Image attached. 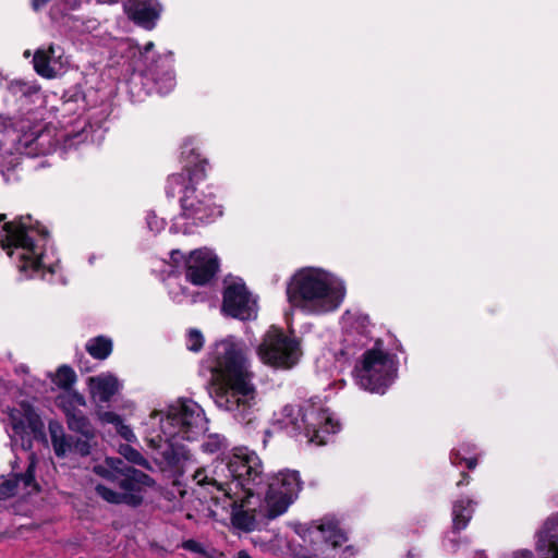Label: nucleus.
<instances>
[{
  "instance_id": "obj_18",
  "label": "nucleus",
  "mask_w": 558,
  "mask_h": 558,
  "mask_svg": "<svg viewBox=\"0 0 558 558\" xmlns=\"http://www.w3.org/2000/svg\"><path fill=\"white\" fill-rule=\"evenodd\" d=\"M229 446H230V444H229L228 439L223 435H221V434L211 433V434L206 435L203 438L202 442H201V450H202L203 453H206V454H210V456L211 454H217V458L213 461V463L210 465L198 468L197 470H195V472L193 473V476H192L193 482L199 488H203L204 490H206L209 494L210 499L215 502V505L219 506L220 508H221V504L216 498V493L210 490V488H209L210 484L209 483H205V482L204 483L203 482H198L195 478V475L201 470H207L208 473L210 474L213 468L215 466V464L218 461H225L226 462L230 457L235 454L238 451L248 450L247 448H238L232 453L225 456V452L228 450Z\"/></svg>"
},
{
  "instance_id": "obj_14",
  "label": "nucleus",
  "mask_w": 558,
  "mask_h": 558,
  "mask_svg": "<svg viewBox=\"0 0 558 558\" xmlns=\"http://www.w3.org/2000/svg\"><path fill=\"white\" fill-rule=\"evenodd\" d=\"M257 354L265 364L279 368H291L299 362L302 352L296 338L271 326L258 345Z\"/></svg>"
},
{
  "instance_id": "obj_46",
  "label": "nucleus",
  "mask_w": 558,
  "mask_h": 558,
  "mask_svg": "<svg viewBox=\"0 0 558 558\" xmlns=\"http://www.w3.org/2000/svg\"><path fill=\"white\" fill-rule=\"evenodd\" d=\"M4 218V215H0V220H2Z\"/></svg>"
},
{
  "instance_id": "obj_38",
  "label": "nucleus",
  "mask_w": 558,
  "mask_h": 558,
  "mask_svg": "<svg viewBox=\"0 0 558 558\" xmlns=\"http://www.w3.org/2000/svg\"><path fill=\"white\" fill-rule=\"evenodd\" d=\"M74 107H75V104L73 101L66 100L61 104V108H59L58 110L61 111L62 113H66V112L73 111Z\"/></svg>"
},
{
  "instance_id": "obj_11",
  "label": "nucleus",
  "mask_w": 558,
  "mask_h": 558,
  "mask_svg": "<svg viewBox=\"0 0 558 558\" xmlns=\"http://www.w3.org/2000/svg\"><path fill=\"white\" fill-rule=\"evenodd\" d=\"M121 46L125 48L128 56L135 59V66L142 72L141 80L148 85L147 93L156 92L166 95L174 88L175 74L171 52L156 57L153 41L140 47L132 39H125Z\"/></svg>"
},
{
  "instance_id": "obj_5",
  "label": "nucleus",
  "mask_w": 558,
  "mask_h": 558,
  "mask_svg": "<svg viewBox=\"0 0 558 558\" xmlns=\"http://www.w3.org/2000/svg\"><path fill=\"white\" fill-rule=\"evenodd\" d=\"M183 172L172 174L168 179L167 193L174 196L180 194L181 214L175 218L171 230L190 233L191 226L209 223L222 215L221 206L216 204L211 193L198 191L195 184L206 175L208 162L202 158L197 141L187 137L181 146Z\"/></svg>"
},
{
  "instance_id": "obj_25",
  "label": "nucleus",
  "mask_w": 558,
  "mask_h": 558,
  "mask_svg": "<svg viewBox=\"0 0 558 558\" xmlns=\"http://www.w3.org/2000/svg\"><path fill=\"white\" fill-rule=\"evenodd\" d=\"M476 501L470 497H460L452 504V527L459 532L464 530L471 521Z\"/></svg>"
},
{
  "instance_id": "obj_37",
  "label": "nucleus",
  "mask_w": 558,
  "mask_h": 558,
  "mask_svg": "<svg viewBox=\"0 0 558 558\" xmlns=\"http://www.w3.org/2000/svg\"><path fill=\"white\" fill-rule=\"evenodd\" d=\"M508 558H534V555L531 550L521 549L513 551L508 556Z\"/></svg>"
},
{
  "instance_id": "obj_2",
  "label": "nucleus",
  "mask_w": 558,
  "mask_h": 558,
  "mask_svg": "<svg viewBox=\"0 0 558 558\" xmlns=\"http://www.w3.org/2000/svg\"><path fill=\"white\" fill-rule=\"evenodd\" d=\"M203 408L191 399H178L166 410L153 411L144 422V438L154 459L165 468L183 473L195 462L180 440L193 441L207 430Z\"/></svg>"
},
{
  "instance_id": "obj_44",
  "label": "nucleus",
  "mask_w": 558,
  "mask_h": 558,
  "mask_svg": "<svg viewBox=\"0 0 558 558\" xmlns=\"http://www.w3.org/2000/svg\"><path fill=\"white\" fill-rule=\"evenodd\" d=\"M238 558H252L246 551H240Z\"/></svg>"
},
{
  "instance_id": "obj_9",
  "label": "nucleus",
  "mask_w": 558,
  "mask_h": 558,
  "mask_svg": "<svg viewBox=\"0 0 558 558\" xmlns=\"http://www.w3.org/2000/svg\"><path fill=\"white\" fill-rule=\"evenodd\" d=\"M89 469L108 485L97 483L94 489L100 498L110 504L136 506L141 502V490L150 486L153 480L145 473L128 466L120 458H93Z\"/></svg>"
},
{
  "instance_id": "obj_23",
  "label": "nucleus",
  "mask_w": 558,
  "mask_h": 558,
  "mask_svg": "<svg viewBox=\"0 0 558 558\" xmlns=\"http://www.w3.org/2000/svg\"><path fill=\"white\" fill-rule=\"evenodd\" d=\"M536 550L541 558H558V513L549 517L538 532Z\"/></svg>"
},
{
  "instance_id": "obj_16",
  "label": "nucleus",
  "mask_w": 558,
  "mask_h": 558,
  "mask_svg": "<svg viewBox=\"0 0 558 558\" xmlns=\"http://www.w3.org/2000/svg\"><path fill=\"white\" fill-rule=\"evenodd\" d=\"M221 311L225 315L240 320L257 317V299L247 290L242 278L231 275L225 278Z\"/></svg>"
},
{
  "instance_id": "obj_15",
  "label": "nucleus",
  "mask_w": 558,
  "mask_h": 558,
  "mask_svg": "<svg viewBox=\"0 0 558 558\" xmlns=\"http://www.w3.org/2000/svg\"><path fill=\"white\" fill-rule=\"evenodd\" d=\"M343 338L339 348L333 349L335 357L340 363H347L355 356L357 350L368 342L369 319L357 308L347 310L341 316Z\"/></svg>"
},
{
  "instance_id": "obj_7",
  "label": "nucleus",
  "mask_w": 558,
  "mask_h": 558,
  "mask_svg": "<svg viewBox=\"0 0 558 558\" xmlns=\"http://www.w3.org/2000/svg\"><path fill=\"white\" fill-rule=\"evenodd\" d=\"M29 220L28 217L4 225L0 233V244L25 278L40 274L45 279L46 271L51 275L57 271L58 262L53 252H49L47 231L35 228Z\"/></svg>"
},
{
  "instance_id": "obj_17",
  "label": "nucleus",
  "mask_w": 558,
  "mask_h": 558,
  "mask_svg": "<svg viewBox=\"0 0 558 558\" xmlns=\"http://www.w3.org/2000/svg\"><path fill=\"white\" fill-rule=\"evenodd\" d=\"M170 257L175 264L184 259L186 280L195 286L207 284L215 277L219 266L216 254L208 248L195 250L187 257H184L181 251L173 250Z\"/></svg>"
},
{
  "instance_id": "obj_41",
  "label": "nucleus",
  "mask_w": 558,
  "mask_h": 558,
  "mask_svg": "<svg viewBox=\"0 0 558 558\" xmlns=\"http://www.w3.org/2000/svg\"><path fill=\"white\" fill-rule=\"evenodd\" d=\"M472 558H487V555L485 554L484 550H476L473 554Z\"/></svg>"
},
{
  "instance_id": "obj_45",
  "label": "nucleus",
  "mask_w": 558,
  "mask_h": 558,
  "mask_svg": "<svg viewBox=\"0 0 558 558\" xmlns=\"http://www.w3.org/2000/svg\"><path fill=\"white\" fill-rule=\"evenodd\" d=\"M29 56H31V51H29V50H26V51L24 52V57H25V58H28Z\"/></svg>"
},
{
  "instance_id": "obj_35",
  "label": "nucleus",
  "mask_w": 558,
  "mask_h": 558,
  "mask_svg": "<svg viewBox=\"0 0 558 558\" xmlns=\"http://www.w3.org/2000/svg\"><path fill=\"white\" fill-rule=\"evenodd\" d=\"M116 430L128 442H135L137 440L133 429L129 425L124 424L123 421L116 426Z\"/></svg>"
},
{
  "instance_id": "obj_30",
  "label": "nucleus",
  "mask_w": 558,
  "mask_h": 558,
  "mask_svg": "<svg viewBox=\"0 0 558 558\" xmlns=\"http://www.w3.org/2000/svg\"><path fill=\"white\" fill-rule=\"evenodd\" d=\"M450 462L452 465H460L463 462L466 464L468 469L473 470L477 465V458L476 457H466L461 452V449L458 447L452 449L450 453Z\"/></svg>"
},
{
  "instance_id": "obj_21",
  "label": "nucleus",
  "mask_w": 558,
  "mask_h": 558,
  "mask_svg": "<svg viewBox=\"0 0 558 558\" xmlns=\"http://www.w3.org/2000/svg\"><path fill=\"white\" fill-rule=\"evenodd\" d=\"M65 401H68L70 404L84 405V398L78 393H66L59 398V404L64 408L68 425L71 430L80 433L85 438H94L95 430L87 417L81 411L66 408Z\"/></svg>"
},
{
  "instance_id": "obj_26",
  "label": "nucleus",
  "mask_w": 558,
  "mask_h": 558,
  "mask_svg": "<svg viewBox=\"0 0 558 558\" xmlns=\"http://www.w3.org/2000/svg\"><path fill=\"white\" fill-rule=\"evenodd\" d=\"M49 434L54 454L64 459L73 452V437L64 433L63 426L57 421L49 422Z\"/></svg>"
},
{
  "instance_id": "obj_34",
  "label": "nucleus",
  "mask_w": 558,
  "mask_h": 558,
  "mask_svg": "<svg viewBox=\"0 0 558 558\" xmlns=\"http://www.w3.org/2000/svg\"><path fill=\"white\" fill-rule=\"evenodd\" d=\"M147 227L150 231L158 233L165 228V220L157 217L153 211L147 214L146 217Z\"/></svg>"
},
{
  "instance_id": "obj_32",
  "label": "nucleus",
  "mask_w": 558,
  "mask_h": 558,
  "mask_svg": "<svg viewBox=\"0 0 558 558\" xmlns=\"http://www.w3.org/2000/svg\"><path fill=\"white\" fill-rule=\"evenodd\" d=\"M92 439L93 438H85V439L77 438L76 440H73V452H76L82 457H87V456L92 454V452H93Z\"/></svg>"
},
{
  "instance_id": "obj_8",
  "label": "nucleus",
  "mask_w": 558,
  "mask_h": 558,
  "mask_svg": "<svg viewBox=\"0 0 558 558\" xmlns=\"http://www.w3.org/2000/svg\"><path fill=\"white\" fill-rule=\"evenodd\" d=\"M8 415V425L11 430L8 432L13 447L21 442L22 450L26 453L27 469L25 474H14L11 478L2 477L0 480V499H7L13 496L22 485L25 494H32L37 490V484L34 480L35 458L28 452L33 439H44V424L39 415L34 410L28 400H21L13 405H7L3 410Z\"/></svg>"
},
{
  "instance_id": "obj_6",
  "label": "nucleus",
  "mask_w": 558,
  "mask_h": 558,
  "mask_svg": "<svg viewBox=\"0 0 558 558\" xmlns=\"http://www.w3.org/2000/svg\"><path fill=\"white\" fill-rule=\"evenodd\" d=\"M345 296V280L324 267H301L286 284L288 304L306 316L332 314L342 306Z\"/></svg>"
},
{
  "instance_id": "obj_24",
  "label": "nucleus",
  "mask_w": 558,
  "mask_h": 558,
  "mask_svg": "<svg viewBox=\"0 0 558 558\" xmlns=\"http://www.w3.org/2000/svg\"><path fill=\"white\" fill-rule=\"evenodd\" d=\"M88 388L95 402H109L122 388L121 381L111 373H101L88 378Z\"/></svg>"
},
{
  "instance_id": "obj_43",
  "label": "nucleus",
  "mask_w": 558,
  "mask_h": 558,
  "mask_svg": "<svg viewBox=\"0 0 558 558\" xmlns=\"http://www.w3.org/2000/svg\"><path fill=\"white\" fill-rule=\"evenodd\" d=\"M170 293H171L172 299H173L175 302L181 303V302H183V301H184V296H181V295H179V294H174L173 292H170Z\"/></svg>"
},
{
  "instance_id": "obj_12",
  "label": "nucleus",
  "mask_w": 558,
  "mask_h": 558,
  "mask_svg": "<svg viewBox=\"0 0 558 558\" xmlns=\"http://www.w3.org/2000/svg\"><path fill=\"white\" fill-rule=\"evenodd\" d=\"M399 361L381 340L367 348L355 366V380L360 388L384 395L398 376Z\"/></svg>"
},
{
  "instance_id": "obj_22",
  "label": "nucleus",
  "mask_w": 558,
  "mask_h": 558,
  "mask_svg": "<svg viewBox=\"0 0 558 558\" xmlns=\"http://www.w3.org/2000/svg\"><path fill=\"white\" fill-rule=\"evenodd\" d=\"M22 141L16 132H5L0 138V172L7 181L10 180L8 172L16 169L22 161L21 147H16V142Z\"/></svg>"
},
{
  "instance_id": "obj_27",
  "label": "nucleus",
  "mask_w": 558,
  "mask_h": 558,
  "mask_svg": "<svg viewBox=\"0 0 558 558\" xmlns=\"http://www.w3.org/2000/svg\"><path fill=\"white\" fill-rule=\"evenodd\" d=\"M86 351L95 359L105 360L112 351V341L104 336L92 338L86 342Z\"/></svg>"
},
{
  "instance_id": "obj_13",
  "label": "nucleus",
  "mask_w": 558,
  "mask_h": 558,
  "mask_svg": "<svg viewBox=\"0 0 558 558\" xmlns=\"http://www.w3.org/2000/svg\"><path fill=\"white\" fill-rule=\"evenodd\" d=\"M298 533L312 545L310 558H352L354 555L353 548L345 545V534L332 519L313 522Z\"/></svg>"
},
{
  "instance_id": "obj_1",
  "label": "nucleus",
  "mask_w": 558,
  "mask_h": 558,
  "mask_svg": "<svg viewBox=\"0 0 558 558\" xmlns=\"http://www.w3.org/2000/svg\"><path fill=\"white\" fill-rule=\"evenodd\" d=\"M195 478L210 484L221 509L231 511L233 526L244 532L255 530L263 519L283 514L303 485L295 470L264 474L262 460L251 450L238 451L226 462L218 461L210 475L207 470L198 471Z\"/></svg>"
},
{
  "instance_id": "obj_29",
  "label": "nucleus",
  "mask_w": 558,
  "mask_h": 558,
  "mask_svg": "<svg viewBox=\"0 0 558 558\" xmlns=\"http://www.w3.org/2000/svg\"><path fill=\"white\" fill-rule=\"evenodd\" d=\"M53 381L60 387L68 388L75 381V373L69 366H60Z\"/></svg>"
},
{
  "instance_id": "obj_42",
  "label": "nucleus",
  "mask_w": 558,
  "mask_h": 558,
  "mask_svg": "<svg viewBox=\"0 0 558 558\" xmlns=\"http://www.w3.org/2000/svg\"><path fill=\"white\" fill-rule=\"evenodd\" d=\"M98 257L99 256L97 254H95V253L90 254L88 256V264L93 266Z\"/></svg>"
},
{
  "instance_id": "obj_3",
  "label": "nucleus",
  "mask_w": 558,
  "mask_h": 558,
  "mask_svg": "<svg viewBox=\"0 0 558 558\" xmlns=\"http://www.w3.org/2000/svg\"><path fill=\"white\" fill-rule=\"evenodd\" d=\"M209 368L216 378L214 401L241 424L255 420L257 391L242 344L233 338L217 342L209 352Z\"/></svg>"
},
{
  "instance_id": "obj_28",
  "label": "nucleus",
  "mask_w": 558,
  "mask_h": 558,
  "mask_svg": "<svg viewBox=\"0 0 558 558\" xmlns=\"http://www.w3.org/2000/svg\"><path fill=\"white\" fill-rule=\"evenodd\" d=\"M119 453L129 462L141 465L143 468H148L147 460L143 457V454L136 450L135 448L131 447L129 444L121 445L119 447Z\"/></svg>"
},
{
  "instance_id": "obj_31",
  "label": "nucleus",
  "mask_w": 558,
  "mask_h": 558,
  "mask_svg": "<svg viewBox=\"0 0 558 558\" xmlns=\"http://www.w3.org/2000/svg\"><path fill=\"white\" fill-rule=\"evenodd\" d=\"M204 336L197 329H190L186 335V348L192 352H198L204 345Z\"/></svg>"
},
{
  "instance_id": "obj_20",
  "label": "nucleus",
  "mask_w": 558,
  "mask_h": 558,
  "mask_svg": "<svg viewBox=\"0 0 558 558\" xmlns=\"http://www.w3.org/2000/svg\"><path fill=\"white\" fill-rule=\"evenodd\" d=\"M123 8L128 17L146 31L156 27L163 11L159 0H124Z\"/></svg>"
},
{
  "instance_id": "obj_19",
  "label": "nucleus",
  "mask_w": 558,
  "mask_h": 558,
  "mask_svg": "<svg viewBox=\"0 0 558 558\" xmlns=\"http://www.w3.org/2000/svg\"><path fill=\"white\" fill-rule=\"evenodd\" d=\"M35 72L44 78L61 76L69 68V59L61 47L49 45L38 48L33 57Z\"/></svg>"
},
{
  "instance_id": "obj_33",
  "label": "nucleus",
  "mask_w": 558,
  "mask_h": 558,
  "mask_svg": "<svg viewBox=\"0 0 558 558\" xmlns=\"http://www.w3.org/2000/svg\"><path fill=\"white\" fill-rule=\"evenodd\" d=\"M97 416L101 424H111L114 427L122 422L121 416L112 411L98 410Z\"/></svg>"
},
{
  "instance_id": "obj_39",
  "label": "nucleus",
  "mask_w": 558,
  "mask_h": 558,
  "mask_svg": "<svg viewBox=\"0 0 558 558\" xmlns=\"http://www.w3.org/2000/svg\"><path fill=\"white\" fill-rule=\"evenodd\" d=\"M183 546L192 551H201V545L195 541H186Z\"/></svg>"
},
{
  "instance_id": "obj_40",
  "label": "nucleus",
  "mask_w": 558,
  "mask_h": 558,
  "mask_svg": "<svg viewBox=\"0 0 558 558\" xmlns=\"http://www.w3.org/2000/svg\"><path fill=\"white\" fill-rule=\"evenodd\" d=\"M471 481V476L468 473L461 474V480L457 483V486L468 485Z\"/></svg>"
},
{
  "instance_id": "obj_36",
  "label": "nucleus",
  "mask_w": 558,
  "mask_h": 558,
  "mask_svg": "<svg viewBox=\"0 0 558 558\" xmlns=\"http://www.w3.org/2000/svg\"><path fill=\"white\" fill-rule=\"evenodd\" d=\"M461 449V452L466 457H475L474 453L476 451V446L472 442H462L458 447Z\"/></svg>"
},
{
  "instance_id": "obj_10",
  "label": "nucleus",
  "mask_w": 558,
  "mask_h": 558,
  "mask_svg": "<svg viewBox=\"0 0 558 558\" xmlns=\"http://www.w3.org/2000/svg\"><path fill=\"white\" fill-rule=\"evenodd\" d=\"M274 425L291 437L303 436L315 445L327 444L328 437L340 429L339 422L320 404L284 405L274 416Z\"/></svg>"
},
{
  "instance_id": "obj_4",
  "label": "nucleus",
  "mask_w": 558,
  "mask_h": 558,
  "mask_svg": "<svg viewBox=\"0 0 558 558\" xmlns=\"http://www.w3.org/2000/svg\"><path fill=\"white\" fill-rule=\"evenodd\" d=\"M40 100V86L36 81L12 80L5 84L4 109L0 108V133L1 137L10 131L21 135L22 141L16 142V147H21L22 157L50 154L61 140L65 146L71 147L73 140L81 136L65 132L57 133L53 126L33 125L29 119H24L23 117L31 113L33 106Z\"/></svg>"
}]
</instances>
